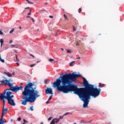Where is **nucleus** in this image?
Returning a JSON list of instances; mask_svg holds the SVG:
<instances>
[{
  "label": "nucleus",
  "instance_id": "1",
  "mask_svg": "<svg viewBox=\"0 0 124 124\" xmlns=\"http://www.w3.org/2000/svg\"><path fill=\"white\" fill-rule=\"evenodd\" d=\"M78 77H81V75L74 73L65 74L61 77H61L56 79L53 84V87L57 88L58 92H62L63 93L74 92V93L78 95L79 98L83 101V108H88L91 96L94 98L99 96L101 89L94 87L93 85L90 84L85 78H83L84 88H78L77 85L71 84L72 82L76 81V78Z\"/></svg>",
  "mask_w": 124,
  "mask_h": 124
},
{
  "label": "nucleus",
  "instance_id": "2",
  "mask_svg": "<svg viewBox=\"0 0 124 124\" xmlns=\"http://www.w3.org/2000/svg\"><path fill=\"white\" fill-rule=\"evenodd\" d=\"M36 90V85L31 82L27 84L24 88V90L22 92L23 95L22 99L21 100L22 105H27L28 102L33 103L37 98L40 96L39 92Z\"/></svg>",
  "mask_w": 124,
  "mask_h": 124
},
{
  "label": "nucleus",
  "instance_id": "3",
  "mask_svg": "<svg viewBox=\"0 0 124 124\" xmlns=\"http://www.w3.org/2000/svg\"><path fill=\"white\" fill-rule=\"evenodd\" d=\"M7 90H5L3 93L0 94V99L3 101V108H4L5 106V99L7 100L8 103L12 106H16V103H15V101L13 99L14 97V95L12 94V92H7Z\"/></svg>",
  "mask_w": 124,
  "mask_h": 124
},
{
  "label": "nucleus",
  "instance_id": "4",
  "mask_svg": "<svg viewBox=\"0 0 124 124\" xmlns=\"http://www.w3.org/2000/svg\"><path fill=\"white\" fill-rule=\"evenodd\" d=\"M22 89H23V86H20V87L16 86L15 87H13V88L6 89V90H7L6 91V93H7V92H10L9 91H12V92H14V93H17V92H18V91H21Z\"/></svg>",
  "mask_w": 124,
  "mask_h": 124
},
{
  "label": "nucleus",
  "instance_id": "5",
  "mask_svg": "<svg viewBox=\"0 0 124 124\" xmlns=\"http://www.w3.org/2000/svg\"><path fill=\"white\" fill-rule=\"evenodd\" d=\"M46 94H54V93H53V90H52V88H47V89L46 90Z\"/></svg>",
  "mask_w": 124,
  "mask_h": 124
},
{
  "label": "nucleus",
  "instance_id": "6",
  "mask_svg": "<svg viewBox=\"0 0 124 124\" xmlns=\"http://www.w3.org/2000/svg\"><path fill=\"white\" fill-rule=\"evenodd\" d=\"M59 122H60V119H58H58H53L52 121H51V123H50V124H55V123H56V124H57V123H59Z\"/></svg>",
  "mask_w": 124,
  "mask_h": 124
},
{
  "label": "nucleus",
  "instance_id": "7",
  "mask_svg": "<svg viewBox=\"0 0 124 124\" xmlns=\"http://www.w3.org/2000/svg\"><path fill=\"white\" fill-rule=\"evenodd\" d=\"M7 83H9V81H8V80L3 79L2 81H1L2 85H5V86H6V85H7Z\"/></svg>",
  "mask_w": 124,
  "mask_h": 124
},
{
  "label": "nucleus",
  "instance_id": "8",
  "mask_svg": "<svg viewBox=\"0 0 124 124\" xmlns=\"http://www.w3.org/2000/svg\"><path fill=\"white\" fill-rule=\"evenodd\" d=\"M7 111H8V109L6 108H3V109H2V115H4L5 114H6V113H7Z\"/></svg>",
  "mask_w": 124,
  "mask_h": 124
},
{
  "label": "nucleus",
  "instance_id": "9",
  "mask_svg": "<svg viewBox=\"0 0 124 124\" xmlns=\"http://www.w3.org/2000/svg\"><path fill=\"white\" fill-rule=\"evenodd\" d=\"M4 74H5V75H7V76H8V77H12V74H10L9 72H4Z\"/></svg>",
  "mask_w": 124,
  "mask_h": 124
},
{
  "label": "nucleus",
  "instance_id": "10",
  "mask_svg": "<svg viewBox=\"0 0 124 124\" xmlns=\"http://www.w3.org/2000/svg\"><path fill=\"white\" fill-rule=\"evenodd\" d=\"M7 85H8V86L9 87H10V88H11V89H13V87H12L13 86V84L10 83V82H8L7 83Z\"/></svg>",
  "mask_w": 124,
  "mask_h": 124
},
{
  "label": "nucleus",
  "instance_id": "11",
  "mask_svg": "<svg viewBox=\"0 0 124 124\" xmlns=\"http://www.w3.org/2000/svg\"><path fill=\"white\" fill-rule=\"evenodd\" d=\"M3 42H4V41H3V40L2 39H0V47L2 46V45L3 44Z\"/></svg>",
  "mask_w": 124,
  "mask_h": 124
},
{
  "label": "nucleus",
  "instance_id": "12",
  "mask_svg": "<svg viewBox=\"0 0 124 124\" xmlns=\"http://www.w3.org/2000/svg\"><path fill=\"white\" fill-rule=\"evenodd\" d=\"M104 86H105V84H101V83H99V88H103V87H104Z\"/></svg>",
  "mask_w": 124,
  "mask_h": 124
},
{
  "label": "nucleus",
  "instance_id": "13",
  "mask_svg": "<svg viewBox=\"0 0 124 124\" xmlns=\"http://www.w3.org/2000/svg\"><path fill=\"white\" fill-rule=\"evenodd\" d=\"M48 61H49V62H51V63H52V62H56V61H55V60H54V59H49V60H48Z\"/></svg>",
  "mask_w": 124,
  "mask_h": 124
},
{
  "label": "nucleus",
  "instance_id": "14",
  "mask_svg": "<svg viewBox=\"0 0 124 124\" xmlns=\"http://www.w3.org/2000/svg\"><path fill=\"white\" fill-rule=\"evenodd\" d=\"M15 56H16V62H19V59H18V56L17 55V54H15Z\"/></svg>",
  "mask_w": 124,
  "mask_h": 124
},
{
  "label": "nucleus",
  "instance_id": "15",
  "mask_svg": "<svg viewBox=\"0 0 124 124\" xmlns=\"http://www.w3.org/2000/svg\"><path fill=\"white\" fill-rule=\"evenodd\" d=\"M29 4H33V2L30 1L29 0H25Z\"/></svg>",
  "mask_w": 124,
  "mask_h": 124
},
{
  "label": "nucleus",
  "instance_id": "16",
  "mask_svg": "<svg viewBox=\"0 0 124 124\" xmlns=\"http://www.w3.org/2000/svg\"><path fill=\"white\" fill-rule=\"evenodd\" d=\"M75 62V61H72V62H70L69 65L70 66H73V63Z\"/></svg>",
  "mask_w": 124,
  "mask_h": 124
},
{
  "label": "nucleus",
  "instance_id": "17",
  "mask_svg": "<svg viewBox=\"0 0 124 124\" xmlns=\"http://www.w3.org/2000/svg\"><path fill=\"white\" fill-rule=\"evenodd\" d=\"M4 116V115L1 114V119H0V122L3 121V117Z\"/></svg>",
  "mask_w": 124,
  "mask_h": 124
},
{
  "label": "nucleus",
  "instance_id": "18",
  "mask_svg": "<svg viewBox=\"0 0 124 124\" xmlns=\"http://www.w3.org/2000/svg\"><path fill=\"white\" fill-rule=\"evenodd\" d=\"M0 61L1 62L4 63V60L1 59V56H0Z\"/></svg>",
  "mask_w": 124,
  "mask_h": 124
},
{
  "label": "nucleus",
  "instance_id": "19",
  "mask_svg": "<svg viewBox=\"0 0 124 124\" xmlns=\"http://www.w3.org/2000/svg\"><path fill=\"white\" fill-rule=\"evenodd\" d=\"M85 123H86V122H85V120H80L79 121L80 124H85Z\"/></svg>",
  "mask_w": 124,
  "mask_h": 124
},
{
  "label": "nucleus",
  "instance_id": "20",
  "mask_svg": "<svg viewBox=\"0 0 124 124\" xmlns=\"http://www.w3.org/2000/svg\"><path fill=\"white\" fill-rule=\"evenodd\" d=\"M64 18H65V20H68V18H67V16L65 14L63 15Z\"/></svg>",
  "mask_w": 124,
  "mask_h": 124
},
{
  "label": "nucleus",
  "instance_id": "21",
  "mask_svg": "<svg viewBox=\"0 0 124 124\" xmlns=\"http://www.w3.org/2000/svg\"><path fill=\"white\" fill-rule=\"evenodd\" d=\"M52 97H53V95H50L49 99H48V101H50V100L52 99Z\"/></svg>",
  "mask_w": 124,
  "mask_h": 124
},
{
  "label": "nucleus",
  "instance_id": "22",
  "mask_svg": "<svg viewBox=\"0 0 124 124\" xmlns=\"http://www.w3.org/2000/svg\"><path fill=\"white\" fill-rule=\"evenodd\" d=\"M63 117H64V116H60L58 120H59V121H61V120H62V119H63Z\"/></svg>",
  "mask_w": 124,
  "mask_h": 124
},
{
  "label": "nucleus",
  "instance_id": "23",
  "mask_svg": "<svg viewBox=\"0 0 124 124\" xmlns=\"http://www.w3.org/2000/svg\"><path fill=\"white\" fill-rule=\"evenodd\" d=\"M14 31V28H13L11 31H10V33H12Z\"/></svg>",
  "mask_w": 124,
  "mask_h": 124
},
{
  "label": "nucleus",
  "instance_id": "24",
  "mask_svg": "<svg viewBox=\"0 0 124 124\" xmlns=\"http://www.w3.org/2000/svg\"><path fill=\"white\" fill-rule=\"evenodd\" d=\"M81 12H82V9L79 8L78 9V13H80Z\"/></svg>",
  "mask_w": 124,
  "mask_h": 124
},
{
  "label": "nucleus",
  "instance_id": "25",
  "mask_svg": "<svg viewBox=\"0 0 124 124\" xmlns=\"http://www.w3.org/2000/svg\"><path fill=\"white\" fill-rule=\"evenodd\" d=\"M36 64L34 63V64H32L30 65V67H33V66H34V65H35Z\"/></svg>",
  "mask_w": 124,
  "mask_h": 124
},
{
  "label": "nucleus",
  "instance_id": "26",
  "mask_svg": "<svg viewBox=\"0 0 124 124\" xmlns=\"http://www.w3.org/2000/svg\"><path fill=\"white\" fill-rule=\"evenodd\" d=\"M47 83H48V79H46V80H45V84H46V85H47Z\"/></svg>",
  "mask_w": 124,
  "mask_h": 124
},
{
  "label": "nucleus",
  "instance_id": "27",
  "mask_svg": "<svg viewBox=\"0 0 124 124\" xmlns=\"http://www.w3.org/2000/svg\"><path fill=\"white\" fill-rule=\"evenodd\" d=\"M70 114V113H69V112H66V113H65L64 115H63V116H66V115H68V114Z\"/></svg>",
  "mask_w": 124,
  "mask_h": 124
},
{
  "label": "nucleus",
  "instance_id": "28",
  "mask_svg": "<svg viewBox=\"0 0 124 124\" xmlns=\"http://www.w3.org/2000/svg\"><path fill=\"white\" fill-rule=\"evenodd\" d=\"M30 109L31 110V111H33V107L32 106L31 107Z\"/></svg>",
  "mask_w": 124,
  "mask_h": 124
},
{
  "label": "nucleus",
  "instance_id": "29",
  "mask_svg": "<svg viewBox=\"0 0 124 124\" xmlns=\"http://www.w3.org/2000/svg\"><path fill=\"white\" fill-rule=\"evenodd\" d=\"M3 34V32L1 31L0 30V35H2Z\"/></svg>",
  "mask_w": 124,
  "mask_h": 124
},
{
  "label": "nucleus",
  "instance_id": "30",
  "mask_svg": "<svg viewBox=\"0 0 124 124\" xmlns=\"http://www.w3.org/2000/svg\"><path fill=\"white\" fill-rule=\"evenodd\" d=\"M8 81H9V83H10V82H13V80L11 79V78H10L9 80H8Z\"/></svg>",
  "mask_w": 124,
  "mask_h": 124
},
{
  "label": "nucleus",
  "instance_id": "31",
  "mask_svg": "<svg viewBox=\"0 0 124 124\" xmlns=\"http://www.w3.org/2000/svg\"><path fill=\"white\" fill-rule=\"evenodd\" d=\"M21 117H18L17 118V121H18V122H20V121H21Z\"/></svg>",
  "mask_w": 124,
  "mask_h": 124
},
{
  "label": "nucleus",
  "instance_id": "32",
  "mask_svg": "<svg viewBox=\"0 0 124 124\" xmlns=\"http://www.w3.org/2000/svg\"><path fill=\"white\" fill-rule=\"evenodd\" d=\"M4 121H0V124H4Z\"/></svg>",
  "mask_w": 124,
  "mask_h": 124
},
{
  "label": "nucleus",
  "instance_id": "33",
  "mask_svg": "<svg viewBox=\"0 0 124 124\" xmlns=\"http://www.w3.org/2000/svg\"><path fill=\"white\" fill-rule=\"evenodd\" d=\"M52 117H50L48 118V121H51V120H52Z\"/></svg>",
  "mask_w": 124,
  "mask_h": 124
},
{
  "label": "nucleus",
  "instance_id": "34",
  "mask_svg": "<svg viewBox=\"0 0 124 124\" xmlns=\"http://www.w3.org/2000/svg\"><path fill=\"white\" fill-rule=\"evenodd\" d=\"M31 11L30 10V13L28 14V15H31Z\"/></svg>",
  "mask_w": 124,
  "mask_h": 124
},
{
  "label": "nucleus",
  "instance_id": "35",
  "mask_svg": "<svg viewBox=\"0 0 124 124\" xmlns=\"http://www.w3.org/2000/svg\"><path fill=\"white\" fill-rule=\"evenodd\" d=\"M67 53H71V51L70 50H67Z\"/></svg>",
  "mask_w": 124,
  "mask_h": 124
},
{
  "label": "nucleus",
  "instance_id": "36",
  "mask_svg": "<svg viewBox=\"0 0 124 124\" xmlns=\"http://www.w3.org/2000/svg\"><path fill=\"white\" fill-rule=\"evenodd\" d=\"M73 31H76V29L75 28V27H73Z\"/></svg>",
  "mask_w": 124,
  "mask_h": 124
},
{
  "label": "nucleus",
  "instance_id": "37",
  "mask_svg": "<svg viewBox=\"0 0 124 124\" xmlns=\"http://www.w3.org/2000/svg\"><path fill=\"white\" fill-rule=\"evenodd\" d=\"M23 122L24 123H28V121H26V120H25V119H23Z\"/></svg>",
  "mask_w": 124,
  "mask_h": 124
},
{
  "label": "nucleus",
  "instance_id": "38",
  "mask_svg": "<svg viewBox=\"0 0 124 124\" xmlns=\"http://www.w3.org/2000/svg\"><path fill=\"white\" fill-rule=\"evenodd\" d=\"M49 102H50V101L48 100L46 102V104H49Z\"/></svg>",
  "mask_w": 124,
  "mask_h": 124
},
{
  "label": "nucleus",
  "instance_id": "39",
  "mask_svg": "<svg viewBox=\"0 0 124 124\" xmlns=\"http://www.w3.org/2000/svg\"><path fill=\"white\" fill-rule=\"evenodd\" d=\"M12 42H13V40H11L10 41L9 43H10H10H12Z\"/></svg>",
  "mask_w": 124,
  "mask_h": 124
},
{
  "label": "nucleus",
  "instance_id": "40",
  "mask_svg": "<svg viewBox=\"0 0 124 124\" xmlns=\"http://www.w3.org/2000/svg\"><path fill=\"white\" fill-rule=\"evenodd\" d=\"M30 55L32 57V58H34V56L32 54H30Z\"/></svg>",
  "mask_w": 124,
  "mask_h": 124
},
{
  "label": "nucleus",
  "instance_id": "41",
  "mask_svg": "<svg viewBox=\"0 0 124 124\" xmlns=\"http://www.w3.org/2000/svg\"><path fill=\"white\" fill-rule=\"evenodd\" d=\"M79 45H80L79 44H78V42L77 43V46H79Z\"/></svg>",
  "mask_w": 124,
  "mask_h": 124
},
{
  "label": "nucleus",
  "instance_id": "42",
  "mask_svg": "<svg viewBox=\"0 0 124 124\" xmlns=\"http://www.w3.org/2000/svg\"><path fill=\"white\" fill-rule=\"evenodd\" d=\"M16 63L17 65H18V66L20 65V64H19L18 62H16Z\"/></svg>",
  "mask_w": 124,
  "mask_h": 124
},
{
  "label": "nucleus",
  "instance_id": "43",
  "mask_svg": "<svg viewBox=\"0 0 124 124\" xmlns=\"http://www.w3.org/2000/svg\"><path fill=\"white\" fill-rule=\"evenodd\" d=\"M53 16H49V18H53Z\"/></svg>",
  "mask_w": 124,
  "mask_h": 124
},
{
  "label": "nucleus",
  "instance_id": "44",
  "mask_svg": "<svg viewBox=\"0 0 124 124\" xmlns=\"http://www.w3.org/2000/svg\"><path fill=\"white\" fill-rule=\"evenodd\" d=\"M80 59H81V57H78L77 58V60H80Z\"/></svg>",
  "mask_w": 124,
  "mask_h": 124
},
{
  "label": "nucleus",
  "instance_id": "45",
  "mask_svg": "<svg viewBox=\"0 0 124 124\" xmlns=\"http://www.w3.org/2000/svg\"><path fill=\"white\" fill-rule=\"evenodd\" d=\"M31 20L33 21V22H34V20L32 18V17H31Z\"/></svg>",
  "mask_w": 124,
  "mask_h": 124
},
{
  "label": "nucleus",
  "instance_id": "46",
  "mask_svg": "<svg viewBox=\"0 0 124 124\" xmlns=\"http://www.w3.org/2000/svg\"><path fill=\"white\" fill-rule=\"evenodd\" d=\"M11 123H13V119H11Z\"/></svg>",
  "mask_w": 124,
  "mask_h": 124
},
{
  "label": "nucleus",
  "instance_id": "47",
  "mask_svg": "<svg viewBox=\"0 0 124 124\" xmlns=\"http://www.w3.org/2000/svg\"><path fill=\"white\" fill-rule=\"evenodd\" d=\"M14 45H12V48H13V47H14Z\"/></svg>",
  "mask_w": 124,
  "mask_h": 124
},
{
  "label": "nucleus",
  "instance_id": "48",
  "mask_svg": "<svg viewBox=\"0 0 124 124\" xmlns=\"http://www.w3.org/2000/svg\"><path fill=\"white\" fill-rule=\"evenodd\" d=\"M29 8H30V7H26L25 8V9H29Z\"/></svg>",
  "mask_w": 124,
  "mask_h": 124
},
{
  "label": "nucleus",
  "instance_id": "49",
  "mask_svg": "<svg viewBox=\"0 0 124 124\" xmlns=\"http://www.w3.org/2000/svg\"><path fill=\"white\" fill-rule=\"evenodd\" d=\"M30 17H31V16H27V18H30Z\"/></svg>",
  "mask_w": 124,
  "mask_h": 124
},
{
  "label": "nucleus",
  "instance_id": "50",
  "mask_svg": "<svg viewBox=\"0 0 124 124\" xmlns=\"http://www.w3.org/2000/svg\"><path fill=\"white\" fill-rule=\"evenodd\" d=\"M45 5H47V4H48V3H47V2H46V3H45Z\"/></svg>",
  "mask_w": 124,
  "mask_h": 124
},
{
  "label": "nucleus",
  "instance_id": "51",
  "mask_svg": "<svg viewBox=\"0 0 124 124\" xmlns=\"http://www.w3.org/2000/svg\"><path fill=\"white\" fill-rule=\"evenodd\" d=\"M36 62L38 63V62H40V61H37Z\"/></svg>",
  "mask_w": 124,
  "mask_h": 124
},
{
  "label": "nucleus",
  "instance_id": "52",
  "mask_svg": "<svg viewBox=\"0 0 124 124\" xmlns=\"http://www.w3.org/2000/svg\"><path fill=\"white\" fill-rule=\"evenodd\" d=\"M15 74L14 73H12V75H15Z\"/></svg>",
  "mask_w": 124,
  "mask_h": 124
},
{
  "label": "nucleus",
  "instance_id": "53",
  "mask_svg": "<svg viewBox=\"0 0 124 124\" xmlns=\"http://www.w3.org/2000/svg\"><path fill=\"white\" fill-rule=\"evenodd\" d=\"M61 50H62V51H63V48H61Z\"/></svg>",
  "mask_w": 124,
  "mask_h": 124
},
{
  "label": "nucleus",
  "instance_id": "54",
  "mask_svg": "<svg viewBox=\"0 0 124 124\" xmlns=\"http://www.w3.org/2000/svg\"><path fill=\"white\" fill-rule=\"evenodd\" d=\"M98 35H101V33L99 34Z\"/></svg>",
  "mask_w": 124,
  "mask_h": 124
},
{
  "label": "nucleus",
  "instance_id": "55",
  "mask_svg": "<svg viewBox=\"0 0 124 124\" xmlns=\"http://www.w3.org/2000/svg\"><path fill=\"white\" fill-rule=\"evenodd\" d=\"M5 123H7V121H6V120H5Z\"/></svg>",
  "mask_w": 124,
  "mask_h": 124
},
{
  "label": "nucleus",
  "instance_id": "56",
  "mask_svg": "<svg viewBox=\"0 0 124 124\" xmlns=\"http://www.w3.org/2000/svg\"><path fill=\"white\" fill-rule=\"evenodd\" d=\"M20 85H23V83H20Z\"/></svg>",
  "mask_w": 124,
  "mask_h": 124
},
{
  "label": "nucleus",
  "instance_id": "57",
  "mask_svg": "<svg viewBox=\"0 0 124 124\" xmlns=\"http://www.w3.org/2000/svg\"><path fill=\"white\" fill-rule=\"evenodd\" d=\"M19 28H20V30H21V29H22V28H21V27H19Z\"/></svg>",
  "mask_w": 124,
  "mask_h": 124
},
{
  "label": "nucleus",
  "instance_id": "58",
  "mask_svg": "<svg viewBox=\"0 0 124 124\" xmlns=\"http://www.w3.org/2000/svg\"><path fill=\"white\" fill-rule=\"evenodd\" d=\"M41 124H43V123L41 122Z\"/></svg>",
  "mask_w": 124,
  "mask_h": 124
},
{
  "label": "nucleus",
  "instance_id": "59",
  "mask_svg": "<svg viewBox=\"0 0 124 124\" xmlns=\"http://www.w3.org/2000/svg\"><path fill=\"white\" fill-rule=\"evenodd\" d=\"M92 122V121H89V123H91Z\"/></svg>",
  "mask_w": 124,
  "mask_h": 124
},
{
  "label": "nucleus",
  "instance_id": "60",
  "mask_svg": "<svg viewBox=\"0 0 124 124\" xmlns=\"http://www.w3.org/2000/svg\"><path fill=\"white\" fill-rule=\"evenodd\" d=\"M22 124H26V123H23Z\"/></svg>",
  "mask_w": 124,
  "mask_h": 124
},
{
  "label": "nucleus",
  "instance_id": "61",
  "mask_svg": "<svg viewBox=\"0 0 124 124\" xmlns=\"http://www.w3.org/2000/svg\"><path fill=\"white\" fill-rule=\"evenodd\" d=\"M31 124H32V123H31Z\"/></svg>",
  "mask_w": 124,
  "mask_h": 124
}]
</instances>
